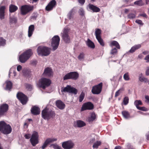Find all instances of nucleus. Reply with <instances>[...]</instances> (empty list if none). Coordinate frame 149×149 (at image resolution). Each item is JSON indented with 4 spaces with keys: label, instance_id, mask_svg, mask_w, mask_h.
<instances>
[{
    "label": "nucleus",
    "instance_id": "obj_1",
    "mask_svg": "<svg viewBox=\"0 0 149 149\" xmlns=\"http://www.w3.org/2000/svg\"><path fill=\"white\" fill-rule=\"evenodd\" d=\"M41 113L42 117L44 119L47 120L53 118L55 115V112L49 109L47 107H46L42 111Z\"/></svg>",
    "mask_w": 149,
    "mask_h": 149
},
{
    "label": "nucleus",
    "instance_id": "obj_2",
    "mask_svg": "<svg viewBox=\"0 0 149 149\" xmlns=\"http://www.w3.org/2000/svg\"><path fill=\"white\" fill-rule=\"evenodd\" d=\"M12 128L9 124H7L4 121L0 122V132L4 134H8L10 133Z\"/></svg>",
    "mask_w": 149,
    "mask_h": 149
},
{
    "label": "nucleus",
    "instance_id": "obj_3",
    "mask_svg": "<svg viewBox=\"0 0 149 149\" xmlns=\"http://www.w3.org/2000/svg\"><path fill=\"white\" fill-rule=\"evenodd\" d=\"M51 50V48L47 47L39 46L38 48L37 51L39 55L46 56L50 54Z\"/></svg>",
    "mask_w": 149,
    "mask_h": 149
},
{
    "label": "nucleus",
    "instance_id": "obj_4",
    "mask_svg": "<svg viewBox=\"0 0 149 149\" xmlns=\"http://www.w3.org/2000/svg\"><path fill=\"white\" fill-rule=\"evenodd\" d=\"M33 54L32 50L29 49L26 50L23 54L19 56V60L22 63H25Z\"/></svg>",
    "mask_w": 149,
    "mask_h": 149
},
{
    "label": "nucleus",
    "instance_id": "obj_5",
    "mask_svg": "<svg viewBox=\"0 0 149 149\" xmlns=\"http://www.w3.org/2000/svg\"><path fill=\"white\" fill-rule=\"evenodd\" d=\"M51 83V81L49 79L42 77L39 80L38 85L39 87L44 90L49 86Z\"/></svg>",
    "mask_w": 149,
    "mask_h": 149
},
{
    "label": "nucleus",
    "instance_id": "obj_6",
    "mask_svg": "<svg viewBox=\"0 0 149 149\" xmlns=\"http://www.w3.org/2000/svg\"><path fill=\"white\" fill-rule=\"evenodd\" d=\"M33 6L30 5H25L21 6L20 8L21 14L22 15H25L28 13L32 11Z\"/></svg>",
    "mask_w": 149,
    "mask_h": 149
},
{
    "label": "nucleus",
    "instance_id": "obj_7",
    "mask_svg": "<svg viewBox=\"0 0 149 149\" xmlns=\"http://www.w3.org/2000/svg\"><path fill=\"white\" fill-rule=\"evenodd\" d=\"M60 41V38L58 36H55L52 38L51 46L52 47L53 50L54 51L57 49Z\"/></svg>",
    "mask_w": 149,
    "mask_h": 149
},
{
    "label": "nucleus",
    "instance_id": "obj_8",
    "mask_svg": "<svg viewBox=\"0 0 149 149\" xmlns=\"http://www.w3.org/2000/svg\"><path fill=\"white\" fill-rule=\"evenodd\" d=\"M39 135L37 132L34 131L32 134L30 141L31 145L33 146H35L39 143Z\"/></svg>",
    "mask_w": 149,
    "mask_h": 149
},
{
    "label": "nucleus",
    "instance_id": "obj_9",
    "mask_svg": "<svg viewBox=\"0 0 149 149\" xmlns=\"http://www.w3.org/2000/svg\"><path fill=\"white\" fill-rule=\"evenodd\" d=\"M17 97L23 105L26 104L28 100L27 96L22 92L18 93L17 95Z\"/></svg>",
    "mask_w": 149,
    "mask_h": 149
},
{
    "label": "nucleus",
    "instance_id": "obj_10",
    "mask_svg": "<svg viewBox=\"0 0 149 149\" xmlns=\"http://www.w3.org/2000/svg\"><path fill=\"white\" fill-rule=\"evenodd\" d=\"M102 85L103 84L101 82L99 84L93 86L91 90L92 93L94 94H100L102 91Z\"/></svg>",
    "mask_w": 149,
    "mask_h": 149
},
{
    "label": "nucleus",
    "instance_id": "obj_11",
    "mask_svg": "<svg viewBox=\"0 0 149 149\" xmlns=\"http://www.w3.org/2000/svg\"><path fill=\"white\" fill-rule=\"evenodd\" d=\"M61 92H67L76 94L77 93V90L74 88L72 87L71 86L68 85L63 89L62 88Z\"/></svg>",
    "mask_w": 149,
    "mask_h": 149
},
{
    "label": "nucleus",
    "instance_id": "obj_12",
    "mask_svg": "<svg viewBox=\"0 0 149 149\" xmlns=\"http://www.w3.org/2000/svg\"><path fill=\"white\" fill-rule=\"evenodd\" d=\"M69 30L68 29H65L63 31V33L62 38L64 41L65 43H69L70 42V37L68 35Z\"/></svg>",
    "mask_w": 149,
    "mask_h": 149
},
{
    "label": "nucleus",
    "instance_id": "obj_13",
    "mask_svg": "<svg viewBox=\"0 0 149 149\" xmlns=\"http://www.w3.org/2000/svg\"><path fill=\"white\" fill-rule=\"evenodd\" d=\"M9 106L6 104H4L0 106V117L6 115Z\"/></svg>",
    "mask_w": 149,
    "mask_h": 149
},
{
    "label": "nucleus",
    "instance_id": "obj_14",
    "mask_svg": "<svg viewBox=\"0 0 149 149\" xmlns=\"http://www.w3.org/2000/svg\"><path fill=\"white\" fill-rule=\"evenodd\" d=\"M94 105L91 102H89L84 103L81 109V111L87 110H91L93 109Z\"/></svg>",
    "mask_w": 149,
    "mask_h": 149
},
{
    "label": "nucleus",
    "instance_id": "obj_15",
    "mask_svg": "<svg viewBox=\"0 0 149 149\" xmlns=\"http://www.w3.org/2000/svg\"><path fill=\"white\" fill-rule=\"evenodd\" d=\"M74 146V143L71 140L64 142L62 144V147L64 149H72Z\"/></svg>",
    "mask_w": 149,
    "mask_h": 149
},
{
    "label": "nucleus",
    "instance_id": "obj_16",
    "mask_svg": "<svg viewBox=\"0 0 149 149\" xmlns=\"http://www.w3.org/2000/svg\"><path fill=\"white\" fill-rule=\"evenodd\" d=\"M57 5V3L55 0H52L48 3L45 9L48 11L52 10Z\"/></svg>",
    "mask_w": 149,
    "mask_h": 149
},
{
    "label": "nucleus",
    "instance_id": "obj_17",
    "mask_svg": "<svg viewBox=\"0 0 149 149\" xmlns=\"http://www.w3.org/2000/svg\"><path fill=\"white\" fill-rule=\"evenodd\" d=\"M57 140L56 138H47L44 142L42 146L40 148L42 149H45L47 147L48 145L50 143L56 141Z\"/></svg>",
    "mask_w": 149,
    "mask_h": 149
},
{
    "label": "nucleus",
    "instance_id": "obj_18",
    "mask_svg": "<svg viewBox=\"0 0 149 149\" xmlns=\"http://www.w3.org/2000/svg\"><path fill=\"white\" fill-rule=\"evenodd\" d=\"M42 75L43 76L48 77H50L52 76H53L52 70L49 67H47L45 68Z\"/></svg>",
    "mask_w": 149,
    "mask_h": 149
},
{
    "label": "nucleus",
    "instance_id": "obj_19",
    "mask_svg": "<svg viewBox=\"0 0 149 149\" xmlns=\"http://www.w3.org/2000/svg\"><path fill=\"white\" fill-rule=\"evenodd\" d=\"M86 125V124L84 122L79 120L74 122L73 125L75 127H81Z\"/></svg>",
    "mask_w": 149,
    "mask_h": 149
},
{
    "label": "nucleus",
    "instance_id": "obj_20",
    "mask_svg": "<svg viewBox=\"0 0 149 149\" xmlns=\"http://www.w3.org/2000/svg\"><path fill=\"white\" fill-rule=\"evenodd\" d=\"M31 113L34 115L39 114L40 112V109L35 106H33L31 108Z\"/></svg>",
    "mask_w": 149,
    "mask_h": 149
},
{
    "label": "nucleus",
    "instance_id": "obj_21",
    "mask_svg": "<svg viewBox=\"0 0 149 149\" xmlns=\"http://www.w3.org/2000/svg\"><path fill=\"white\" fill-rule=\"evenodd\" d=\"M88 7L93 12H99L100 11V9L99 8L92 4H89L88 5Z\"/></svg>",
    "mask_w": 149,
    "mask_h": 149
},
{
    "label": "nucleus",
    "instance_id": "obj_22",
    "mask_svg": "<svg viewBox=\"0 0 149 149\" xmlns=\"http://www.w3.org/2000/svg\"><path fill=\"white\" fill-rule=\"evenodd\" d=\"M56 105L59 109H63L65 107V104L60 100H57L56 101Z\"/></svg>",
    "mask_w": 149,
    "mask_h": 149
},
{
    "label": "nucleus",
    "instance_id": "obj_23",
    "mask_svg": "<svg viewBox=\"0 0 149 149\" xmlns=\"http://www.w3.org/2000/svg\"><path fill=\"white\" fill-rule=\"evenodd\" d=\"M6 9L5 6H2L0 7V19H1L4 18L5 11Z\"/></svg>",
    "mask_w": 149,
    "mask_h": 149
},
{
    "label": "nucleus",
    "instance_id": "obj_24",
    "mask_svg": "<svg viewBox=\"0 0 149 149\" xmlns=\"http://www.w3.org/2000/svg\"><path fill=\"white\" fill-rule=\"evenodd\" d=\"M75 9L74 8L72 9L67 15L68 19L70 20L72 19L73 18V15L75 13Z\"/></svg>",
    "mask_w": 149,
    "mask_h": 149
},
{
    "label": "nucleus",
    "instance_id": "obj_25",
    "mask_svg": "<svg viewBox=\"0 0 149 149\" xmlns=\"http://www.w3.org/2000/svg\"><path fill=\"white\" fill-rule=\"evenodd\" d=\"M71 79L73 80H77L79 77V74L76 72H70Z\"/></svg>",
    "mask_w": 149,
    "mask_h": 149
},
{
    "label": "nucleus",
    "instance_id": "obj_26",
    "mask_svg": "<svg viewBox=\"0 0 149 149\" xmlns=\"http://www.w3.org/2000/svg\"><path fill=\"white\" fill-rule=\"evenodd\" d=\"M109 45L111 47L115 46L118 49H120V45L116 41L113 40L110 42Z\"/></svg>",
    "mask_w": 149,
    "mask_h": 149
},
{
    "label": "nucleus",
    "instance_id": "obj_27",
    "mask_svg": "<svg viewBox=\"0 0 149 149\" xmlns=\"http://www.w3.org/2000/svg\"><path fill=\"white\" fill-rule=\"evenodd\" d=\"M141 47V45L140 44L135 45L131 48V49L129 51V52L130 53H133L136 50L140 48Z\"/></svg>",
    "mask_w": 149,
    "mask_h": 149
},
{
    "label": "nucleus",
    "instance_id": "obj_28",
    "mask_svg": "<svg viewBox=\"0 0 149 149\" xmlns=\"http://www.w3.org/2000/svg\"><path fill=\"white\" fill-rule=\"evenodd\" d=\"M34 26L33 25H31L29 26L28 29V34L29 37H30L32 36L34 30Z\"/></svg>",
    "mask_w": 149,
    "mask_h": 149
},
{
    "label": "nucleus",
    "instance_id": "obj_29",
    "mask_svg": "<svg viewBox=\"0 0 149 149\" xmlns=\"http://www.w3.org/2000/svg\"><path fill=\"white\" fill-rule=\"evenodd\" d=\"M123 117L125 119H128L130 118V115L129 112L127 111H123L122 112Z\"/></svg>",
    "mask_w": 149,
    "mask_h": 149
},
{
    "label": "nucleus",
    "instance_id": "obj_30",
    "mask_svg": "<svg viewBox=\"0 0 149 149\" xmlns=\"http://www.w3.org/2000/svg\"><path fill=\"white\" fill-rule=\"evenodd\" d=\"M96 117V115L94 112L92 113H91L90 116L88 118V121L89 122H93L95 119Z\"/></svg>",
    "mask_w": 149,
    "mask_h": 149
},
{
    "label": "nucleus",
    "instance_id": "obj_31",
    "mask_svg": "<svg viewBox=\"0 0 149 149\" xmlns=\"http://www.w3.org/2000/svg\"><path fill=\"white\" fill-rule=\"evenodd\" d=\"M17 9V6L13 4H11L9 7V10L10 13L14 12Z\"/></svg>",
    "mask_w": 149,
    "mask_h": 149
},
{
    "label": "nucleus",
    "instance_id": "obj_32",
    "mask_svg": "<svg viewBox=\"0 0 149 149\" xmlns=\"http://www.w3.org/2000/svg\"><path fill=\"white\" fill-rule=\"evenodd\" d=\"M87 44L88 47L91 48H94L95 47L94 44L89 39H88Z\"/></svg>",
    "mask_w": 149,
    "mask_h": 149
},
{
    "label": "nucleus",
    "instance_id": "obj_33",
    "mask_svg": "<svg viewBox=\"0 0 149 149\" xmlns=\"http://www.w3.org/2000/svg\"><path fill=\"white\" fill-rule=\"evenodd\" d=\"M101 31L99 29H96L95 31V35L96 38L101 37Z\"/></svg>",
    "mask_w": 149,
    "mask_h": 149
},
{
    "label": "nucleus",
    "instance_id": "obj_34",
    "mask_svg": "<svg viewBox=\"0 0 149 149\" xmlns=\"http://www.w3.org/2000/svg\"><path fill=\"white\" fill-rule=\"evenodd\" d=\"M12 84L10 81H8L6 82V90H10L12 88Z\"/></svg>",
    "mask_w": 149,
    "mask_h": 149
},
{
    "label": "nucleus",
    "instance_id": "obj_35",
    "mask_svg": "<svg viewBox=\"0 0 149 149\" xmlns=\"http://www.w3.org/2000/svg\"><path fill=\"white\" fill-rule=\"evenodd\" d=\"M85 57V54L84 52L81 53L78 56L77 58L78 59L81 61L84 60Z\"/></svg>",
    "mask_w": 149,
    "mask_h": 149
},
{
    "label": "nucleus",
    "instance_id": "obj_36",
    "mask_svg": "<svg viewBox=\"0 0 149 149\" xmlns=\"http://www.w3.org/2000/svg\"><path fill=\"white\" fill-rule=\"evenodd\" d=\"M134 103L137 109L140 107L139 106V105L142 104V102L140 100H136L134 101Z\"/></svg>",
    "mask_w": 149,
    "mask_h": 149
},
{
    "label": "nucleus",
    "instance_id": "obj_37",
    "mask_svg": "<svg viewBox=\"0 0 149 149\" xmlns=\"http://www.w3.org/2000/svg\"><path fill=\"white\" fill-rule=\"evenodd\" d=\"M134 4L135 5H137L140 6H142L144 5V3L141 0L137 1L134 2Z\"/></svg>",
    "mask_w": 149,
    "mask_h": 149
},
{
    "label": "nucleus",
    "instance_id": "obj_38",
    "mask_svg": "<svg viewBox=\"0 0 149 149\" xmlns=\"http://www.w3.org/2000/svg\"><path fill=\"white\" fill-rule=\"evenodd\" d=\"M99 43L100 45L102 47L104 46L105 44L102 38L101 37L96 38Z\"/></svg>",
    "mask_w": 149,
    "mask_h": 149
},
{
    "label": "nucleus",
    "instance_id": "obj_39",
    "mask_svg": "<svg viewBox=\"0 0 149 149\" xmlns=\"http://www.w3.org/2000/svg\"><path fill=\"white\" fill-rule=\"evenodd\" d=\"M85 95L84 93L83 92H81L79 97V102H81L82 101L84 98Z\"/></svg>",
    "mask_w": 149,
    "mask_h": 149
},
{
    "label": "nucleus",
    "instance_id": "obj_40",
    "mask_svg": "<svg viewBox=\"0 0 149 149\" xmlns=\"http://www.w3.org/2000/svg\"><path fill=\"white\" fill-rule=\"evenodd\" d=\"M101 144V142L100 141H97L96 142L94 143L93 145V148H97L98 146L100 145Z\"/></svg>",
    "mask_w": 149,
    "mask_h": 149
},
{
    "label": "nucleus",
    "instance_id": "obj_41",
    "mask_svg": "<svg viewBox=\"0 0 149 149\" xmlns=\"http://www.w3.org/2000/svg\"><path fill=\"white\" fill-rule=\"evenodd\" d=\"M38 15V14L37 13L34 12L32 14V16L31 17V19L33 20H36V19Z\"/></svg>",
    "mask_w": 149,
    "mask_h": 149
},
{
    "label": "nucleus",
    "instance_id": "obj_42",
    "mask_svg": "<svg viewBox=\"0 0 149 149\" xmlns=\"http://www.w3.org/2000/svg\"><path fill=\"white\" fill-rule=\"evenodd\" d=\"M124 91V88H120L119 90L117 91L115 93V97H117V96H118L120 94V93L121 91Z\"/></svg>",
    "mask_w": 149,
    "mask_h": 149
},
{
    "label": "nucleus",
    "instance_id": "obj_43",
    "mask_svg": "<svg viewBox=\"0 0 149 149\" xmlns=\"http://www.w3.org/2000/svg\"><path fill=\"white\" fill-rule=\"evenodd\" d=\"M6 40L2 37L0 38V46H3L6 44Z\"/></svg>",
    "mask_w": 149,
    "mask_h": 149
},
{
    "label": "nucleus",
    "instance_id": "obj_44",
    "mask_svg": "<svg viewBox=\"0 0 149 149\" xmlns=\"http://www.w3.org/2000/svg\"><path fill=\"white\" fill-rule=\"evenodd\" d=\"M70 72L65 74L63 77V80H66L68 79H71Z\"/></svg>",
    "mask_w": 149,
    "mask_h": 149
},
{
    "label": "nucleus",
    "instance_id": "obj_45",
    "mask_svg": "<svg viewBox=\"0 0 149 149\" xmlns=\"http://www.w3.org/2000/svg\"><path fill=\"white\" fill-rule=\"evenodd\" d=\"M123 78L125 81H128L130 80V78L129 73L128 72L125 73L123 75Z\"/></svg>",
    "mask_w": 149,
    "mask_h": 149
},
{
    "label": "nucleus",
    "instance_id": "obj_46",
    "mask_svg": "<svg viewBox=\"0 0 149 149\" xmlns=\"http://www.w3.org/2000/svg\"><path fill=\"white\" fill-rule=\"evenodd\" d=\"M123 104L124 105H127L129 102V98L127 97H125L123 100Z\"/></svg>",
    "mask_w": 149,
    "mask_h": 149
},
{
    "label": "nucleus",
    "instance_id": "obj_47",
    "mask_svg": "<svg viewBox=\"0 0 149 149\" xmlns=\"http://www.w3.org/2000/svg\"><path fill=\"white\" fill-rule=\"evenodd\" d=\"M136 17V15L133 13H130L128 15V18L130 19H133Z\"/></svg>",
    "mask_w": 149,
    "mask_h": 149
},
{
    "label": "nucleus",
    "instance_id": "obj_48",
    "mask_svg": "<svg viewBox=\"0 0 149 149\" xmlns=\"http://www.w3.org/2000/svg\"><path fill=\"white\" fill-rule=\"evenodd\" d=\"M139 80L141 82L144 81L145 82H148V81L147 79L141 77H139Z\"/></svg>",
    "mask_w": 149,
    "mask_h": 149
},
{
    "label": "nucleus",
    "instance_id": "obj_49",
    "mask_svg": "<svg viewBox=\"0 0 149 149\" xmlns=\"http://www.w3.org/2000/svg\"><path fill=\"white\" fill-rule=\"evenodd\" d=\"M117 52V50L116 48H114L111 50V54H116Z\"/></svg>",
    "mask_w": 149,
    "mask_h": 149
},
{
    "label": "nucleus",
    "instance_id": "obj_50",
    "mask_svg": "<svg viewBox=\"0 0 149 149\" xmlns=\"http://www.w3.org/2000/svg\"><path fill=\"white\" fill-rule=\"evenodd\" d=\"M135 22L136 23L140 25L141 26L143 25L144 24L142 21L140 19H136Z\"/></svg>",
    "mask_w": 149,
    "mask_h": 149
},
{
    "label": "nucleus",
    "instance_id": "obj_51",
    "mask_svg": "<svg viewBox=\"0 0 149 149\" xmlns=\"http://www.w3.org/2000/svg\"><path fill=\"white\" fill-rule=\"evenodd\" d=\"M51 146H53L54 149H61V147L57 145L52 144L50 146V147Z\"/></svg>",
    "mask_w": 149,
    "mask_h": 149
},
{
    "label": "nucleus",
    "instance_id": "obj_52",
    "mask_svg": "<svg viewBox=\"0 0 149 149\" xmlns=\"http://www.w3.org/2000/svg\"><path fill=\"white\" fill-rule=\"evenodd\" d=\"M79 15L81 16H84V10L82 8H81L79 11Z\"/></svg>",
    "mask_w": 149,
    "mask_h": 149
},
{
    "label": "nucleus",
    "instance_id": "obj_53",
    "mask_svg": "<svg viewBox=\"0 0 149 149\" xmlns=\"http://www.w3.org/2000/svg\"><path fill=\"white\" fill-rule=\"evenodd\" d=\"M141 16L145 17L146 18H147V15L145 13H143L141 14H139L138 16V17Z\"/></svg>",
    "mask_w": 149,
    "mask_h": 149
},
{
    "label": "nucleus",
    "instance_id": "obj_54",
    "mask_svg": "<svg viewBox=\"0 0 149 149\" xmlns=\"http://www.w3.org/2000/svg\"><path fill=\"white\" fill-rule=\"evenodd\" d=\"M26 88H28L29 90H31L32 89V86L30 84H27L26 86Z\"/></svg>",
    "mask_w": 149,
    "mask_h": 149
},
{
    "label": "nucleus",
    "instance_id": "obj_55",
    "mask_svg": "<svg viewBox=\"0 0 149 149\" xmlns=\"http://www.w3.org/2000/svg\"><path fill=\"white\" fill-rule=\"evenodd\" d=\"M138 109L144 111H147L146 108L144 107H139L138 108Z\"/></svg>",
    "mask_w": 149,
    "mask_h": 149
},
{
    "label": "nucleus",
    "instance_id": "obj_56",
    "mask_svg": "<svg viewBox=\"0 0 149 149\" xmlns=\"http://www.w3.org/2000/svg\"><path fill=\"white\" fill-rule=\"evenodd\" d=\"M10 22L12 23H16L17 22V20L15 18H11L10 19Z\"/></svg>",
    "mask_w": 149,
    "mask_h": 149
},
{
    "label": "nucleus",
    "instance_id": "obj_57",
    "mask_svg": "<svg viewBox=\"0 0 149 149\" xmlns=\"http://www.w3.org/2000/svg\"><path fill=\"white\" fill-rule=\"evenodd\" d=\"M144 59L146 61V62H149V54L147 55L145 57Z\"/></svg>",
    "mask_w": 149,
    "mask_h": 149
},
{
    "label": "nucleus",
    "instance_id": "obj_58",
    "mask_svg": "<svg viewBox=\"0 0 149 149\" xmlns=\"http://www.w3.org/2000/svg\"><path fill=\"white\" fill-rule=\"evenodd\" d=\"M146 74L147 76L149 75V66L147 67L146 72Z\"/></svg>",
    "mask_w": 149,
    "mask_h": 149
},
{
    "label": "nucleus",
    "instance_id": "obj_59",
    "mask_svg": "<svg viewBox=\"0 0 149 149\" xmlns=\"http://www.w3.org/2000/svg\"><path fill=\"white\" fill-rule=\"evenodd\" d=\"M79 3L81 5H83L85 2V0H78Z\"/></svg>",
    "mask_w": 149,
    "mask_h": 149
},
{
    "label": "nucleus",
    "instance_id": "obj_60",
    "mask_svg": "<svg viewBox=\"0 0 149 149\" xmlns=\"http://www.w3.org/2000/svg\"><path fill=\"white\" fill-rule=\"evenodd\" d=\"M22 69V67L20 65H19L17 66V70L18 71H20Z\"/></svg>",
    "mask_w": 149,
    "mask_h": 149
},
{
    "label": "nucleus",
    "instance_id": "obj_61",
    "mask_svg": "<svg viewBox=\"0 0 149 149\" xmlns=\"http://www.w3.org/2000/svg\"><path fill=\"white\" fill-rule=\"evenodd\" d=\"M24 137L26 139H28L30 137V134H26Z\"/></svg>",
    "mask_w": 149,
    "mask_h": 149
},
{
    "label": "nucleus",
    "instance_id": "obj_62",
    "mask_svg": "<svg viewBox=\"0 0 149 149\" xmlns=\"http://www.w3.org/2000/svg\"><path fill=\"white\" fill-rule=\"evenodd\" d=\"M121 147L120 146H116L114 149H120Z\"/></svg>",
    "mask_w": 149,
    "mask_h": 149
},
{
    "label": "nucleus",
    "instance_id": "obj_63",
    "mask_svg": "<svg viewBox=\"0 0 149 149\" xmlns=\"http://www.w3.org/2000/svg\"><path fill=\"white\" fill-rule=\"evenodd\" d=\"M148 53V52L147 51H144L143 52V54L144 55H146Z\"/></svg>",
    "mask_w": 149,
    "mask_h": 149
},
{
    "label": "nucleus",
    "instance_id": "obj_64",
    "mask_svg": "<svg viewBox=\"0 0 149 149\" xmlns=\"http://www.w3.org/2000/svg\"><path fill=\"white\" fill-rule=\"evenodd\" d=\"M146 136L147 140H149V133L148 134L146 135Z\"/></svg>",
    "mask_w": 149,
    "mask_h": 149
}]
</instances>
